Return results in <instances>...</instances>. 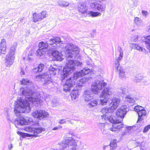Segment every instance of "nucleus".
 <instances>
[{
	"label": "nucleus",
	"mask_w": 150,
	"mask_h": 150,
	"mask_svg": "<svg viewBox=\"0 0 150 150\" xmlns=\"http://www.w3.org/2000/svg\"><path fill=\"white\" fill-rule=\"evenodd\" d=\"M68 47L67 49L66 54L67 62L61 74V78L62 81L73 71L75 66H81L82 64V63L78 60L69 59V58L74 59L79 57V48L77 45L73 44L68 45Z\"/></svg>",
	"instance_id": "1"
},
{
	"label": "nucleus",
	"mask_w": 150,
	"mask_h": 150,
	"mask_svg": "<svg viewBox=\"0 0 150 150\" xmlns=\"http://www.w3.org/2000/svg\"><path fill=\"white\" fill-rule=\"evenodd\" d=\"M120 102V100L119 98H114L110 103L109 108L104 107L101 110L102 112L103 113L101 116L102 119L105 120L107 118L109 121L113 124L112 127L110 128V129L115 132L119 131L124 126V125L122 124L120 125H118V123L120 122V121L116 120L115 117L110 115L111 113L112 112L117 108Z\"/></svg>",
	"instance_id": "2"
},
{
	"label": "nucleus",
	"mask_w": 150,
	"mask_h": 150,
	"mask_svg": "<svg viewBox=\"0 0 150 150\" xmlns=\"http://www.w3.org/2000/svg\"><path fill=\"white\" fill-rule=\"evenodd\" d=\"M20 82L21 84L26 85V87L21 88V94L24 96H28L26 98L33 105L36 106H38V105H41L42 101L40 98L39 94L33 90V83L30 82L27 79H23L20 81Z\"/></svg>",
	"instance_id": "3"
},
{
	"label": "nucleus",
	"mask_w": 150,
	"mask_h": 150,
	"mask_svg": "<svg viewBox=\"0 0 150 150\" xmlns=\"http://www.w3.org/2000/svg\"><path fill=\"white\" fill-rule=\"evenodd\" d=\"M58 70L57 68L50 66L49 68L48 71L41 75L37 76L36 79L39 81H44L43 85L45 88L49 89L54 88V85L51 78L56 75Z\"/></svg>",
	"instance_id": "4"
},
{
	"label": "nucleus",
	"mask_w": 150,
	"mask_h": 150,
	"mask_svg": "<svg viewBox=\"0 0 150 150\" xmlns=\"http://www.w3.org/2000/svg\"><path fill=\"white\" fill-rule=\"evenodd\" d=\"M59 42L62 43L60 38L58 37H53L46 42H40L38 45L39 49L36 51V55L41 57L46 52L47 53L48 52L51 48H57V44Z\"/></svg>",
	"instance_id": "5"
},
{
	"label": "nucleus",
	"mask_w": 150,
	"mask_h": 150,
	"mask_svg": "<svg viewBox=\"0 0 150 150\" xmlns=\"http://www.w3.org/2000/svg\"><path fill=\"white\" fill-rule=\"evenodd\" d=\"M92 69H91L87 67L79 71L75 72L73 77H70L66 81L63 87L64 91L67 92L70 90V88L76 83V80L79 78L81 77L90 72H92Z\"/></svg>",
	"instance_id": "6"
},
{
	"label": "nucleus",
	"mask_w": 150,
	"mask_h": 150,
	"mask_svg": "<svg viewBox=\"0 0 150 150\" xmlns=\"http://www.w3.org/2000/svg\"><path fill=\"white\" fill-rule=\"evenodd\" d=\"M59 148L62 150H76L77 142L72 137H67L59 143Z\"/></svg>",
	"instance_id": "7"
},
{
	"label": "nucleus",
	"mask_w": 150,
	"mask_h": 150,
	"mask_svg": "<svg viewBox=\"0 0 150 150\" xmlns=\"http://www.w3.org/2000/svg\"><path fill=\"white\" fill-rule=\"evenodd\" d=\"M20 104L15 106L14 112L17 117H20L21 113H28L30 110V104L26 101L23 100L19 102Z\"/></svg>",
	"instance_id": "8"
},
{
	"label": "nucleus",
	"mask_w": 150,
	"mask_h": 150,
	"mask_svg": "<svg viewBox=\"0 0 150 150\" xmlns=\"http://www.w3.org/2000/svg\"><path fill=\"white\" fill-rule=\"evenodd\" d=\"M16 46V43L12 45L6 57L5 65L6 67H10L13 64L14 61V55Z\"/></svg>",
	"instance_id": "9"
},
{
	"label": "nucleus",
	"mask_w": 150,
	"mask_h": 150,
	"mask_svg": "<svg viewBox=\"0 0 150 150\" xmlns=\"http://www.w3.org/2000/svg\"><path fill=\"white\" fill-rule=\"evenodd\" d=\"M91 78V77L90 76L88 77H84L79 80V82L78 83L77 86L72 90L71 93L70 95L72 100H75L79 95V89H78L77 87L80 88L85 82L88 81Z\"/></svg>",
	"instance_id": "10"
},
{
	"label": "nucleus",
	"mask_w": 150,
	"mask_h": 150,
	"mask_svg": "<svg viewBox=\"0 0 150 150\" xmlns=\"http://www.w3.org/2000/svg\"><path fill=\"white\" fill-rule=\"evenodd\" d=\"M128 110L129 109L128 107L126 105H122L121 108L117 109L116 112V115L118 117H119L121 119V120L117 119L121 121L118 123V125H120L121 124L123 125V123H121V122ZM115 119L116 120H117L116 118Z\"/></svg>",
	"instance_id": "11"
},
{
	"label": "nucleus",
	"mask_w": 150,
	"mask_h": 150,
	"mask_svg": "<svg viewBox=\"0 0 150 150\" xmlns=\"http://www.w3.org/2000/svg\"><path fill=\"white\" fill-rule=\"evenodd\" d=\"M61 41L62 43L60 42L57 44V47L55 48H51V50L48 51V52H51V55L53 57V58L54 60L57 61H61L63 60V58L62 57L61 53L59 52L58 51L55 50L56 49H58L59 47V45L60 44H63V42L61 40Z\"/></svg>",
	"instance_id": "12"
},
{
	"label": "nucleus",
	"mask_w": 150,
	"mask_h": 150,
	"mask_svg": "<svg viewBox=\"0 0 150 150\" xmlns=\"http://www.w3.org/2000/svg\"><path fill=\"white\" fill-rule=\"evenodd\" d=\"M106 85V83L103 81H98L92 84L91 86V91L94 94H97L100 90L105 87Z\"/></svg>",
	"instance_id": "13"
},
{
	"label": "nucleus",
	"mask_w": 150,
	"mask_h": 150,
	"mask_svg": "<svg viewBox=\"0 0 150 150\" xmlns=\"http://www.w3.org/2000/svg\"><path fill=\"white\" fill-rule=\"evenodd\" d=\"M134 109V110L137 112L138 115L137 120L138 122L143 119V117L145 116L146 114V111L144 108L139 105L135 106Z\"/></svg>",
	"instance_id": "14"
},
{
	"label": "nucleus",
	"mask_w": 150,
	"mask_h": 150,
	"mask_svg": "<svg viewBox=\"0 0 150 150\" xmlns=\"http://www.w3.org/2000/svg\"><path fill=\"white\" fill-rule=\"evenodd\" d=\"M110 94L111 92L108 88H105L104 89L101 95V97L103 99L100 100V102L102 105H104L106 104Z\"/></svg>",
	"instance_id": "15"
},
{
	"label": "nucleus",
	"mask_w": 150,
	"mask_h": 150,
	"mask_svg": "<svg viewBox=\"0 0 150 150\" xmlns=\"http://www.w3.org/2000/svg\"><path fill=\"white\" fill-rule=\"evenodd\" d=\"M32 115L35 118L40 120L43 118L48 117V114L47 112L42 110H37L33 112Z\"/></svg>",
	"instance_id": "16"
},
{
	"label": "nucleus",
	"mask_w": 150,
	"mask_h": 150,
	"mask_svg": "<svg viewBox=\"0 0 150 150\" xmlns=\"http://www.w3.org/2000/svg\"><path fill=\"white\" fill-rule=\"evenodd\" d=\"M32 121V119L28 117L22 118H16L15 120V124H17V125H28Z\"/></svg>",
	"instance_id": "17"
},
{
	"label": "nucleus",
	"mask_w": 150,
	"mask_h": 150,
	"mask_svg": "<svg viewBox=\"0 0 150 150\" xmlns=\"http://www.w3.org/2000/svg\"><path fill=\"white\" fill-rule=\"evenodd\" d=\"M46 12L43 11L41 13L37 14L35 13L33 14V22H36L42 20L46 17Z\"/></svg>",
	"instance_id": "18"
},
{
	"label": "nucleus",
	"mask_w": 150,
	"mask_h": 150,
	"mask_svg": "<svg viewBox=\"0 0 150 150\" xmlns=\"http://www.w3.org/2000/svg\"><path fill=\"white\" fill-rule=\"evenodd\" d=\"M25 130L28 132L38 134L42 132V131H45V129L44 128L41 127L38 128H32L28 127L25 129Z\"/></svg>",
	"instance_id": "19"
},
{
	"label": "nucleus",
	"mask_w": 150,
	"mask_h": 150,
	"mask_svg": "<svg viewBox=\"0 0 150 150\" xmlns=\"http://www.w3.org/2000/svg\"><path fill=\"white\" fill-rule=\"evenodd\" d=\"M117 50L119 52V56L115 59L114 61V66L117 67L120 64V62L122 59L123 55V50L120 47L118 46Z\"/></svg>",
	"instance_id": "20"
},
{
	"label": "nucleus",
	"mask_w": 150,
	"mask_h": 150,
	"mask_svg": "<svg viewBox=\"0 0 150 150\" xmlns=\"http://www.w3.org/2000/svg\"><path fill=\"white\" fill-rule=\"evenodd\" d=\"M90 6L92 8L98 11L102 12L105 10V6H104L96 2L92 3L91 4Z\"/></svg>",
	"instance_id": "21"
},
{
	"label": "nucleus",
	"mask_w": 150,
	"mask_h": 150,
	"mask_svg": "<svg viewBox=\"0 0 150 150\" xmlns=\"http://www.w3.org/2000/svg\"><path fill=\"white\" fill-rule=\"evenodd\" d=\"M78 8L79 11L83 14L86 13L88 9L86 3L84 2L79 3Z\"/></svg>",
	"instance_id": "22"
},
{
	"label": "nucleus",
	"mask_w": 150,
	"mask_h": 150,
	"mask_svg": "<svg viewBox=\"0 0 150 150\" xmlns=\"http://www.w3.org/2000/svg\"><path fill=\"white\" fill-rule=\"evenodd\" d=\"M115 69L119 71V76L120 78H125L126 77L125 69L119 64L117 67L115 66Z\"/></svg>",
	"instance_id": "23"
},
{
	"label": "nucleus",
	"mask_w": 150,
	"mask_h": 150,
	"mask_svg": "<svg viewBox=\"0 0 150 150\" xmlns=\"http://www.w3.org/2000/svg\"><path fill=\"white\" fill-rule=\"evenodd\" d=\"M18 134L21 136L22 137L24 138L26 137H31L32 138L33 137H37L38 136V134L36 133H33V134H31L28 133L23 132L19 131L17 132Z\"/></svg>",
	"instance_id": "24"
},
{
	"label": "nucleus",
	"mask_w": 150,
	"mask_h": 150,
	"mask_svg": "<svg viewBox=\"0 0 150 150\" xmlns=\"http://www.w3.org/2000/svg\"><path fill=\"white\" fill-rule=\"evenodd\" d=\"M137 99L136 98H133L130 95H127L125 97L126 101L129 103L130 106H132L135 103V101Z\"/></svg>",
	"instance_id": "25"
},
{
	"label": "nucleus",
	"mask_w": 150,
	"mask_h": 150,
	"mask_svg": "<svg viewBox=\"0 0 150 150\" xmlns=\"http://www.w3.org/2000/svg\"><path fill=\"white\" fill-rule=\"evenodd\" d=\"M84 96L85 101H88L90 100L93 98L92 95L90 94V91H85L84 93Z\"/></svg>",
	"instance_id": "26"
},
{
	"label": "nucleus",
	"mask_w": 150,
	"mask_h": 150,
	"mask_svg": "<svg viewBox=\"0 0 150 150\" xmlns=\"http://www.w3.org/2000/svg\"><path fill=\"white\" fill-rule=\"evenodd\" d=\"M117 140L116 139L111 140L109 144L111 150H114L116 148L117 146Z\"/></svg>",
	"instance_id": "27"
},
{
	"label": "nucleus",
	"mask_w": 150,
	"mask_h": 150,
	"mask_svg": "<svg viewBox=\"0 0 150 150\" xmlns=\"http://www.w3.org/2000/svg\"><path fill=\"white\" fill-rule=\"evenodd\" d=\"M141 121H139L138 122H137V124L135 125H134L132 127H129L127 126L126 127V129H127L130 130L132 128L134 127H135V129H135L136 130H138L139 129L140 127L142 126V125L143 123L142 122H140L139 123V122H140Z\"/></svg>",
	"instance_id": "28"
},
{
	"label": "nucleus",
	"mask_w": 150,
	"mask_h": 150,
	"mask_svg": "<svg viewBox=\"0 0 150 150\" xmlns=\"http://www.w3.org/2000/svg\"><path fill=\"white\" fill-rule=\"evenodd\" d=\"M44 65L42 64H40L38 66V67L34 68L33 71L34 72L38 73L41 72L44 68Z\"/></svg>",
	"instance_id": "29"
},
{
	"label": "nucleus",
	"mask_w": 150,
	"mask_h": 150,
	"mask_svg": "<svg viewBox=\"0 0 150 150\" xmlns=\"http://www.w3.org/2000/svg\"><path fill=\"white\" fill-rule=\"evenodd\" d=\"M88 14L89 16L92 17H96L98 16H100L101 15V13L98 12H95L91 11H88Z\"/></svg>",
	"instance_id": "30"
},
{
	"label": "nucleus",
	"mask_w": 150,
	"mask_h": 150,
	"mask_svg": "<svg viewBox=\"0 0 150 150\" xmlns=\"http://www.w3.org/2000/svg\"><path fill=\"white\" fill-rule=\"evenodd\" d=\"M144 42L146 44L147 49H149L150 47V35L144 37Z\"/></svg>",
	"instance_id": "31"
},
{
	"label": "nucleus",
	"mask_w": 150,
	"mask_h": 150,
	"mask_svg": "<svg viewBox=\"0 0 150 150\" xmlns=\"http://www.w3.org/2000/svg\"><path fill=\"white\" fill-rule=\"evenodd\" d=\"M143 77L141 74H138L136 75L134 77L133 79V81L135 82H139L143 79Z\"/></svg>",
	"instance_id": "32"
},
{
	"label": "nucleus",
	"mask_w": 150,
	"mask_h": 150,
	"mask_svg": "<svg viewBox=\"0 0 150 150\" xmlns=\"http://www.w3.org/2000/svg\"><path fill=\"white\" fill-rule=\"evenodd\" d=\"M132 47L133 49H135L140 51H143V48L139 46L138 44L133 43L132 45Z\"/></svg>",
	"instance_id": "33"
},
{
	"label": "nucleus",
	"mask_w": 150,
	"mask_h": 150,
	"mask_svg": "<svg viewBox=\"0 0 150 150\" xmlns=\"http://www.w3.org/2000/svg\"><path fill=\"white\" fill-rule=\"evenodd\" d=\"M97 100L95 99L92 100L89 103L88 105L90 107H94L97 105Z\"/></svg>",
	"instance_id": "34"
},
{
	"label": "nucleus",
	"mask_w": 150,
	"mask_h": 150,
	"mask_svg": "<svg viewBox=\"0 0 150 150\" xmlns=\"http://www.w3.org/2000/svg\"><path fill=\"white\" fill-rule=\"evenodd\" d=\"M134 21L137 25H140L141 23V20L139 18L136 17L134 18Z\"/></svg>",
	"instance_id": "35"
},
{
	"label": "nucleus",
	"mask_w": 150,
	"mask_h": 150,
	"mask_svg": "<svg viewBox=\"0 0 150 150\" xmlns=\"http://www.w3.org/2000/svg\"><path fill=\"white\" fill-rule=\"evenodd\" d=\"M0 47H6V40L4 39L1 40Z\"/></svg>",
	"instance_id": "36"
},
{
	"label": "nucleus",
	"mask_w": 150,
	"mask_h": 150,
	"mask_svg": "<svg viewBox=\"0 0 150 150\" xmlns=\"http://www.w3.org/2000/svg\"><path fill=\"white\" fill-rule=\"evenodd\" d=\"M118 93H119V95L121 94L123 95L125 94V88H121L119 89L118 90Z\"/></svg>",
	"instance_id": "37"
},
{
	"label": "nucleus",
	"mask_w": 150,
	"mask_h": 150,
	"mask_svg": "<svg viewBox=\"0 0 150 150\" xmlns=\"http://www.w3.org/2000/svg\"><path fill=\"white\" fill-rule=\"evenodd\" d=\"M6 47H0L1 55V54H6Z\"/></svg>",
	"instance_id": "38"
},
{
	"label": "nucleus",
	"mask_w": 150,
	"mask_h": 150,
	"mask_svg": "<svg viewBox=\"0 0 150 150\" xmlns=\"http://www.w3.org/2000/svg\"><path fill=\"white\" fill-rule=\"evenodd\" d=\"M150 129V124L148 125H147L145 126L143 130L144 133H146L147 132L149 129Z\"/></svg>",
	"instance_id": "39"
},
{
	"label": "nucleus",
	"mask_w": 150,
	"mask_h": 150,
	"mask_svg": "<svg viewBox=\"0 0 150 150\" xmlns=\"http://www.w3.org/2000/svg\"><path fill=\"white\" fill-rule=\"evenodd\" d=\"M100 125L102 126V127L101 128V129L102 133L103 134H106V132L105 130H104V127L105 124L104 123H101Z\"/></svg>",
	"instance_id": "40"
},
{
	"label": "nucleus",
	"mask_w": 150,
	"mask_h": 150,
	"mask_svg": "<svg viewBox=\"0 0 150 150\" xmlns=\"http://www.w3.org/2000/svg\"><path fill=\"white\" fill-rule=\"evenodd\" d=\"M136 144L137 146H139L140 148L144 147V146L142 145V144H141L139 142H136Z\"/></svg>",
	"instance_id": "41"
},
{
	"label": "nucleus",
	"mask_w": 150,
	"mask_h": 150,
	"mask_svg": "<svg viewBox=\"0 0 150 150\" xmlns=\"http://www.w3.org/2000/svg\"><path fill=\"white\" fill-rule=\"evenodd\" d=\"M142 13L143 15L144 16H146L148 14V12L145 10H142Z\"/></svg>",
	"instance_id": "42"
},
{
	"label": "nucleus",
	"mask_w": 150,
	"mask_h": 150,
	"mask_svg": "<svg viewBox=\"0 0 150 150\" xmlns=\"http://www.w3.org/2000/svg\"><path fill=\"white\" fill-rule=\"evenodd\" d=\"M138 36H136L132 38V40L134 42H136L138 40Z\"/></svg>",
	"instance_id": "43"
},
{
	"label": "nucleus",
	"mask_w": 150,
	"mask_h": 150,
	"mask_svg": "<svg viewBox=\"0 0 150 150\" xmlns=\"http://www.w3.org/2000/svg\"><path fill=\"white\" fill-rule=\"evenodd\" d=\"M59 122L60 124H63L66 122V121L65 119H62L59 120Z\"/></svg>",
	"instance_id": "44"
},
{
	"label": "nucleus",
	"mask_w": 150,
	"mask_h": 150,
	"mask_svg": "<svg viewBox=\"0 0 150 150\" xmlns=\"http://www.w3.org/2000/svg\"><path fill=\"white\" fill-rule=\"evenodd\" d=\"M62 127V126H59L58 127H55L52 129V130H55L61 129Z\"/></svg>",
	"instance_id": "45"
},
{
	"label": "nucleus",
	"mask_w": 150,
	"mask_h": 150,
	"mask_svg": "<svg viewBox=\"0 0 150 150\" xmlns=\"http://www.w3.org/2000/svg\"><path fill=\"white\" fill-rule=\"evenodd\" d=\"M20 74L21 75H25V73L22 68L21 69V71L20 72Z\"/></svg>",
	"instance_id": "46"
},
{
	"label": "nucleus",
	"mask_w": 150,
	"mask_h": 150,
	"mask_svg": "<svg viewBox=\"0 0 150 150\" xmlns=\"http://www.w3.org/2000/svg\"><path fill=\"white\" fill-rule=\"evenodd\" d=\"M9 114H7V117H6L7 119L10 122H11L12 121V120L9 118Z\"/></svg>",
	"instance_id": "47"
},
{
	"label": "nucleus",
	"mask_w": 150,
	"mask_h": 150,
	"mask_svg": "<svg viewBox=\"0 0 150 150\" xmlns=\"http://www.w3.org/2000/svg\"><path fill=\"white\" fill-rule=\"evenodd\" d=\"M12 147L13 146L12 144H10L8 145V148L9 150H11L12 148Z\"/></svg>",
	"instance_id": "48"
},
{
	"label": "nucleus",
	"mask_w": 150,
	"mask_h": 150,
	"mask_svg": "<svg viewBox=\"0 0 150 150\" xmlns=\"http://www.w3.org/2000/svg\"><path fill=\"white\" fill-rule=\"evenodd\" d=\"M27 59H28L29 60H30L32 59V58L30 57V55H28L27 57Z\"/></svg>",
	"instance_id": "49"
},
{
	"label": "nucleus",
	"mask_w": 150,
	"mask_h": 150,
	"mask_svg": "<svg viewBox=\"0 0 150 150\" xmlns=\"http://www.w3.org/2000/svg\"><path fill=\"white\" fill-rule=\"evenodd\" d=\"M108 146H106V145H104L103 146V149L104 150H105V148H106Z\"/></svg>",
	"instance_id": "50"
},
{
	"label": "nucleus",
	"mask_w": 150,
	"mask_h": 150,
	"mask_svg": "<svg viewBox=\"0 0 150 150\" xmlns=\"http://www.w3.org/2000/svg\"><path fill=\"white\" fill-rule=\"evenodd\" d=\"M127 132H124L122 134V135H126Z\"/></svg>",
	"instance_id": "51"
},
{
	"label": "nucleus",
	"mask_w": 150,
	"mask_h": 150,
	"mask_svg": "<svg viewBox=\"0 0 150 150\" xmlns=\"http://www.w3.org/2000/svg\"><path fill=\"white\" fill-rule=\"evenodd\" d=\"M30 55V56H32V54H29V55Z\"/></svg>",
	"instance_id": "52"
},
{
	"label": "nucleus",
	"mask_w": 150,
	"mask_h": 150,
	"mask_svg": "<svg viewBox=\"0 0 150 150\" xmlns=\"http://www.w3.org/2000/svg\"><path fill=\"white\" fill-rule=\"evenodd\" d=\"M39 125V123H38H38H36V125Z\"/></svg>",
	"instance_id": "53"
},
{
	"label": "nucleus",
	"mask_w": 150,
	"mask_h": 150,
	"mask_svg": "<svg viewBox=\"0 0 150 150\" xmlns=\"http://www.w3.org/2000/svg\"><path fill=\"white\" fill-rule=\"evenodd\" d=\"M149 30L150 31V26H149Z\"/></svg>",
	"instance_id": "54"
},
{
	"label": "nucleus",
	"mask_w": 150,
	"mask_h": 150,
	"mask_svg": "<svg viewBox=\"0 0 150 150\" xmlns=\"http://www.w3.org/2000/svg\"><path fill=\"white\" fill-rule=\"evenodd\" d=\"M51 150H54V149H52Z\"/></svg>",
	"instance_id": "55"
}]
</instances>
